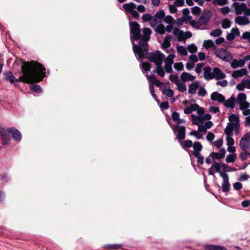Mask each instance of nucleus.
<instances>
[{
    "mask_svg": "<svg viewBox=\"0 0 250 250\" xmlns=\"http://www.w3.org/2000/svg\"><path fill=\"white\" fill-rule=\"evenodd\" d=\"M247 74V70L245 68H242L240 70L234 71L231 74L232 77L237 79L240 77H242Z\"/></svg>",
    "mask_w": 250,
    "mask_h": 250,
    "instance_id": "4be33fe9",
    "label": "nucleus"
},
{
    "mask_svg": "<svg viewBox=\"0 0 250 250\" xmlns=\"http://www.w3.org/2000/svg\"><path fill=\"white\" fill-rule=\"evenodd\" d=\"M154 31L160 35H163L166 33V31L168 32L172 31V24H168L166 27L162 23L159 24L155 26Z\"/></svg>",
    "mask_w": 250,
    "mask_h": 250,
    "instance_id": "2eb2a0df",
    "label": "nucleus"
},
{
    "mask_svg": "<svg viewBox=\"0 0 250 250\" xmlns=\"http://www.w3.org/2000/svg\"><path fill=\"white\" fill-rule=\"evenodd\" d=\"M235 99L234 97L231 96L229 99L225 101L223 104L224 106L227 108H233L235 106Z\"/></svg>",
    "mask_w": 250,
    "mask_h": 250,
    "instance_id": "a878e982",
    "label": "nucleus"
},
{
    "mask_svg": "<svg viewBox=\"0 0 250 250\" xmlns=\"http://www.w3.org/2000/svg\"><path fill=\"white\" fill-rule=\"evenodd\" d=\"M209 157H211L213 159H218V160H221L222 158H223L221 156V154H220L219 153L214 152H211L209 154Z\"/></svg>",
    "mask_w": 250,
    "mask_h": 250,
    "instance_id": "37998d69",
    "label": "nucleus"
},
{
    "mask_svg": "<svg viewBox=\"0 0 250 250\" xmlns=\"http://www.w3.org/2000/svg\"><path fill=\"white\" fill-rule=\"evenodd\" d=\"M214 134L213 133L209 132L208 133L206 138L208 141L211 142L214 139Z\"/></svg>",
    "mask_w": 250,
    "mask_h": 250,
    "instance_id": "0e129e2a",
    "label": "nucleus"
},
{
    "mask_svg": "<svg viewBox=\"0 0 250 250\" xmlns=\"http://www.w3.org/2000/svg\"><path fill=\"white\" fill-rule=\"evenodd\" d=\"M148 59L153 62L156 65V69L153 70V73H157L159 76L163 77L165 72L162 66V62L165 59V55L159 51L150 52L148 54Z\"/></svg>",
    "mask_w": 250,
    "mask_h": 250,
    "instance_id": "7ed1b4c3",
    "label": "nucleus"
},
{
    "mask_svg": "<svg viewBox=\"0 0 250 250\" xmlns=\"http://www.w3.org/2000/svg\"><path fill=\"white\" fill-rule=\"evenodd\" d=\"M199 87V83L196 81L188 86V93L190 94H194L196 93L197 89Z\"/></svg>",
    "mask_w": 250,
    "mask_h": 250,
    "instance_id": "bb28decb",
    "label": "nucleus"
},
{
    "mask_svg": "<svg viewBox=\"0 0 250 250\" xmlns=\"http://www.w3.org/2000/svg\"><path fill=\"white\" fill-rule=\"evenodd\" d=\"M229 125L234 126L237 128L239 126L240 120L238 116H236L234 114H230L229 117Z\"/></svg>",
    "mask_w": 250,
    "mask_h": 250,
    "instance_id": "6ab92c4d",
    "label": "nucleus"
},
{
    "mask_svg": "<svg viewBox=\"0 0 250 250\" xmlns=\"http://www.w3.org/2000/svg\"><path fill=\"white\" fill-rule=\"evenodd\" d=\"M230 26V22L227 19H224L222 22V27L224 29H227Z\"/></svg>",
    "mask_w": 250,
    "mask_h": 250,
    "instance_id": "a18cd8bd",
    "label": "nucleus"
},
{
    "mask_svg": "<svg viewBox=\"0 0 250 250\" xmlns=\"http://www.w3.org/2000/svg\"><path fill=\"white\" fill-rule=\"evenodd\" d=\"M195 79V76L186 72H184L181 75V80L185 83L188 81H193Z\"/></svg>",
    "mask_w": 250,
    "mask_h": 250,
    "instance_id": "b1692460",
    "label": "nucleus"
},
{
    "mask_svg": "<svg viewBox=\"0 0 250 250\" xmlns=\"http://www.w3.org/2000/svg\"><path fill=\"white\" fill-rule=\"evenodd\" d=\"M190 25L193 28L199 29L200 28L199 25L198 21L197 22L196 21L191 20L189 21Z\"/></svg>",
    "mask_w": 250,
    "mask_h": 250,
    "instance_id": "6e6d98bb",
    "label": "nucleus"
},
{
    "mask_svg": "<svg viewBox=\"0 0 250 250\" xmlns=\"http://www.w3.org/2000/svg\"><path fill=\"white\" fill-rule=\"evenodd\" d=\"M187 49L191 53H194L197 51V48L193 43L188 45L187 47Z\"/></svg>",
    "mask_w": 250,
    "mask_h": 250,
    "instance_id": "a19ab883",
    "label": "nucleus"
},
{
    "mask_svg": "<svg viewBox=\"0 0 250 250\" xmlns=\"http://www.w3.org/2000/svg\"><path fill=\"white\" fill-rule=\"evenodd\" d=\"M193 155L197 158V163L198 164H200L201 165L204 164V158L203 156H201L200 153H199L198 155L194 154Z\"/></svg>",
    "mask_w": 250,
    "mask_h": 250,
    "instance_id": "c03bdc74",
    "label": "nucleus"
},
{
    "mask_svg": "<svg viewBox=\"0 0 250 250\" xmlns=\"http://www.w3.org/2000/svg\"><path fill=\"white\" fill-rule=\"evenodd\" d=\"M233 188L236 190H239L242 188V184L238 182H235L233 184Z\"/></svg>",
    "mask_w": 250,
    "mask_h": 250,
    "instance_id": "69168bd1",
    "label": "nucleus"
},
{
    "mask_svg": "<svg viewBox=\"0 0 250 250\" xmlns=\"http://www.w3.org/2000/svg\"><path fill=\"white\" fill-rule=\"evenodd\" d=\"M212 167H214L215 172L219 173L221 177L222 173H226V172H223L221 170V165H220L218 163L215 162L212 165Z\"/></svg>",
    "mask_w": 250,
    "mask_h": 250,
    "instance_id": "c9c22d12",
    "label": "nucleus"
},
{
    "mask_svg": "<svg viewBox=\"0 0 250 250\" xmlns=\"http://www.w3.org/2000/svg\"><path fill=\"white\" fill-rule=\"evenodd\" d=\"M31 90L36 93H40L42 92V89L38 84H33L31 86Z\"/></svg>",
    "mask_w": 250,
    "mask_h": 250,
    "instance_id": "ea45409f",
    "label": "nucleus"
},
{
    "mask_svg": "<svg viewBox=\"0 0 250 250\" xmlns=\"http://www.w3.org/2000/svg\"><path fill=\"white\" fill-rule=\"evenodd\" d=\"M245 87H246L245 82L244 83H239L236 86V88L239 91H243Z\"/></svg>",
    "mask_w": 250,
    "mask_h": 250,
    "instance_id": "338daca9",
    "label": "nucleus"
},
{
    "mask_svg": "<svg viewBox=\"0 0 250 250\" xmlns=\"http://www.w3.org/2000/svg\"><path fill=\"white\" fill-rule=\"evenodd\" d=\"M129 28L133 52L139 60H142L148 52V42L150 39L151 30L145 27L142 30L143 35H141L140 25L136 21L130 22Z\"/></svg>",
    "mask_w": 250,
    "mask_h": 250,
    "instance_id": "f03ea898",
    "label": "nucleus"
},
{
    "mask_svg": "<svg viewBox=\"0 0 250 250\" xmlns=\"http://www.w3.org/2000/svg\"><path fill=\"white\" fill-rule=\"evenodd\" d=\"M233 5L235 6V13L237 15L242 14L243 11L246 8V4L245 3H241L239 5L238 2H235Z\"/></svg>",
    "mask_w": 250,
    "mask_h": 250,
    "instance_id": "412c9836",
    "label": "nucleus"
},
{
    "mask_svg": "<svg viewBox=\"0 0 250 250\" xmlns=\"http://www.w3.org/2000/svg\"><path fill=\"white\" fill-rule=\"evenodd\" d=\"M230 167H229L226 164H222L221 165V168L223 171V172L226 173V172H230Z\"/></svg>",
    "mask_w": 250,
    "mask_h": 250,
    "instance_id": "4d7b16f0",
    "label": "nucleus"
},
{
    "mask_svg": "<svg viewBox=\"0 0 250 250\" xmlns=\"http://www.w3.org/2000/svg\"><path fill=\"white\" fill-rule=\"evenodd\" d=\"M170 39L167 37H166L164 38L163 43L162 44V48L165 51H167V48L170 46Z\"/></svg>",
    "mask_w": 250,
    "mask_h": 250,
    "instance_id": "7c9ffc66",
    "label": "nucleus"
},
{
    "mask_svg": "<svg viewBox=\"0 0 250 250\" xmlns=\"http://www.w3.org/2000/svg\"><path fill=\"white\" fill-rule=\"evenodd\" d=\"M244 151V152L241 153L240 154V158L242 161L246 160L249 154V152L247 150Z\"/></svg>",
    "mask_w": 250,
    "mask_h": 250,
    "instance_id": "864d4df0",
    "label": "nucleus"
},
{
    "mask_svg": "<svg viewBox=\"0 0 250 250\" xmlns=\"http://www.w3.org/2000/svg\"><path fill=\"white\" fill-rule=\"evenodd\" d=\"M226 140L227 145L228 146H232L234 144V141L232 138V136H227Z\"/></svg>",
    "mask_w": 250,
    "mask_h": 250,
    "instance_id": "3c124183",
    "label": "nucleus"
},
{
    "mask_svg": "<svg viewBox=\"0 0 250 250\" xmlns=\"http://www.w3.org/2000/svg\"><path fill=\"white\" fill-rule=\"evenodd\" d=\"M123 7L125 11L129 13L134 19H138L139 18V14L136 10V4L131 2L124 4Z\"/></svg>",
    "mask_w": 250,
    "mask_h": 250,
    "instance_id": "6e6552de",
    "label": "nucleus"
},
{
    "mask_svg": "<svg viewBox=\"0 0 250 250\" xmlns=\"http://www.w3.org/2000/svg\"><path fill=\"white\" fill-rule=\"evenodd\" d=\"M189 135L195 136L197 139H200L203 138V136L201 134L194 130L191 131L189 133Z\"/></svg>",
    "mask_w": 250,
    "mask_h": 250,
    "instance_id": "5fc2aeb1",
    "label": "nucleus"
},
{
    "mask_svg": "<svg viewBox=\"0 0 250 250\" xmlns=\"http://www.w3.org/2000/svg\"><path fill=\"white\" fill-rule=\"evenodd\" d=\"M152 16L150 14H145L142 17V20L144 22H149L150 25V22L152 21Z\"/></svg>",
    "mask_w": 250,
    "mask_h": 250,
    "instance_id": "4c0bfd02",
    "label": "nucleus"
},
{
    "mask_svg": "<svg viewBox=\"0 0 250 250\" xmlns=\"http://www.w3.org/2000/svg\"><path fill=\"white\" fill-rule=\"evenodd\" d=\"M222 33V31L220 29H216L213 31L211 32L210 35L212 36L218 37L220 36Z\"/></svg>",
    "mask_w": 250,
    "mask_h": 250,
    "instance_id": "79ce46f5",
    "label": "nucleus"
},
{
    "mask_svg": "<svg viewBox=\"0 0 250 250\" xmlns=\"http://www.w3.org/2000/svg\"><path fill=\"white\" fill-rule=\"evenodd\" d=\"M173 35L176 38L179 42H185L187 39L192 37V33L189 31L184 32L177 27L173 28Z\"/></svg>",
    "mask_w": 250,
    "mask_h": 250,
    "instance_id": "0eeeda50",
    "label": "nucleus"
},
{
    "mask_svg": "<svg viewBox=\"0 0 250 250\" xmlns=\"http://www.w3.org/2000/svg\"><path fill=\"white\" fill-rule=\"evenodd\" d=\"M160 107L162 110L163 112L165 114L167 120V121L168 124H169V126L172 128V122L171 120L170 116L168 115V114L166 112L164 111V110L167 109L169 107V104L167 102H162Z\"/></svg>",
    "mask_w": 250,
    "mask_h": 250,
    "instance_id": "a211bd4d",
    "label": "nucleus"
},
{
    "mask_svg": "<svg viewBox=\"0 0 250 250\" xmlns=\"http://www.w3.org/2000/svg\"><path fill=\"white\" fill-rule=\"evenodd\" d=\"M211 16L212 13L209 10H204L198 20L199 25H207Z\"/></svg>",
    "mask_w": 250,
    "mask_h": 250,
    "instance_id": "ddd939ff",
    "label": "nucleus"
},
{
    "mask_svg": "<svg viewBox=\"0 0 250 250\" xmlns=\"http://www.w3.org/2000/svg\"><path fill=\"white\" fill-rule=\"evenodd\" d=\"M147 79L152 83L160 87L164 95L170 98L172 97V89L170 88L169 86L167 87L165 83L157 80L154 75H151L148 76Z\"/></svg>",
    "mask_w": 250,
    "mask_h": 250,
    "instance_id": "423d86ee",
    "label": "nucleus"
},
{
    "mask_svg": "<svg viewBox=\"0 0 250 250\" xmlns=\"http://www.w3.org/2000/svg\"><path fill=\"white\" fill-rule=\"evenodd\" d=\"M221 177L223 180L222 185V191L225 193L228 192L230 186L229 183V175L227 173H222Z\"/></svg>",
    "mask_w": 250,
    "mask_h": 250,
    "instance_id": "dca6fc26",
    "label": "nucleus"
},
{
    "mask_svg": "<svg viewBox=\"0 0 250 250\" xmlns=\"http://www.w3.org/2000/svg\"><path fill=\"white\" fill-rule=\"evenodd\" d=\"M177 51L180 54L183 56H185L188 55L187 50L183 46L177 45Z\"/></svg>",
    "mask_w": 250,
    "mask_h": 250,
    "instance_id": "473e14b6",
    "label": "nucleus"
},
{
    "mask_svg": "<svg viewBox=\"0 0 250 250\" xmlns=\"http://www.w3.org/2000/svg\"><path fill=\"white\" fill-rule=\"evenodd\" d=\"M239 146L243 151H246L250 147V132L247 133L241 139Z\"/></svg>",
    "mask_w": 250,
    "mask_h": 250,
    "instance_id": "f8f14e48",
    "label": "nucleus"
},
{
    "mask_svg": "<svg viewBox=\"0 0 250 250\" xmlns=\"http://www.w3.org/2000/svg\"><path fill=\"white\" fill-rule=\"evenodd\" d=\"M214 45L213 42L211 40H208L204 41L203 46L206 49L208 50L209 48H211Z\"/></svg>",
    "mask_w": 250,
    "mask_h": 250,
    "instance_id": "2f4dec72",
    "label": "nucleus"
},
{
    "mask_svg": "<svg viewBox=\"0 0 250 250\" xmlns=\"http://www.w3.org/2000/svg\"><path fill=\"white\" fill-rule=\"evenodd\" d=\"M204 249L206 250H227L224 247L214 245H207Z\"/></svg>",
    "mask_w": 250,
    "mask_h": 250,
    "instance_id": "c85d7f7f",
    "label": "nucleus"
},
{
    "mask_svg": "<svg viewBox=\"0 0 250 250\" xmlns=\"http://www.w3.org/2000/svg\"><path fill=\"white\" fill-rule=\"evenodd\" d=\"M228 0H213V3L215 5H224L228 3Z\"/></svg>",
    "mask_w": 250,
    "mask_h": 250,
    "instance_id": "49530a36",
    "label": "nucleus"
},
{
    "mask_svg": "<svg viewBox=\"0 0 250 250\" xmlns=\"http://www.w3.org/2000/svg\"><path fill=\"white\" fill-rule=\"evenodd\" d=\"M242 38L248 40L250 43V32L247 31L244 33L242 36Z\"/></svg>",
    "mask_w": 250,
    "mask_h": 250,
    "instance_id": "052dcab7",
    "label": "nucleus"
},
{
    "mask_svg": "<svg viewBox=\"0 0 250 250\" xmlns=\"http://www.w3.org/2000/svg\"><path fill=\"white\" fill-rule=\"evenodd\" d=\"M235 22L239 25H246L250 23L249 19L245 17L238 16L235 19Z\"/></svg>",
    "mask_w": 250,
    "mask_h": 250,
    "instance_id": "5701e85b",
    "label": "nucleus"
},
{
    "mask_svg": "<svg viewBox=\"0 0 250 250\" xmlns=\"http://www.w3.org/2000/svg\"><path fill=\"white\" fill-rule=\"evenodd\" d=\"M204 65L203 63H199L197 64L196 67L195 68V72L197 73H200L202 70V68Z\"/></svg>",
    "mask_w": 250,
    "mask_h": 250,
    "instance_id": "e2e57ef3",
    "label": "nucleus"
},
{
    "mask_svg": "<svg viewBox=\"0 0 250 250\" xmlns=\"http://www.w3.org/2000/svg\"><path fill=\"white\" fill-rule=\"evenodd\" d=\"M176 84L177 86V89L178 90L182 92H184V91H186L187 90L186 85L185 83V82H181V83H176Z\"/></svg>",
    "mask_w": 250,
    "mask_h": 250,
    "instance_id": "f704fd0d",
    "label": "nucleus"
},
{
    "mask_svg": "<svg viewBox=\"0 0 250 250\" xmlns=\"http://www.w3.org/2000/svg\"><path fill=\"white\" fill-rule=\"evenodd\" d=\"M9 134L11 135L13 139L17 142L21 140V132L15 127H8L6 129L0 126V136L3 140V145H7L10 141V137Z\"/></svg>",
    "mask_w": 250,
    "mask_h": 250,
    "instance_id": "20e7f679",
    "label": "nucleus"
},
{
    "mask_svg": "<svg viewBox=\"0 0 250 250\" xmlns=\"http://www.w3.org/2000/svg\"><path fill=\"white\" fill-rule=\"evenodd\" d=\"M22 75L17 79L10 71L3 74L5 80L10 83L22 82L28 83H38L42 80L45 76V68L42 65L34 61L24 62L21 66Z\"/></svg>",
    "mask_w": 250,
    "mask_h": 250,
    "instance_id": "f257e3e1",
    "label": "nucleus"
},
{
    "mask_svg": "<svg viewBox=\"0 0 250 250\" xmlns=\"http://www.w3.org/2000/svg\"><path fill=\"white\" fill-rule=\"evenodd\" d=\"M142 67L145 72H146L150 69L151 65L149 62H144L142 64Z\"/></svg>",
    "mask_w": 250,
    "mask_h": 250,
    "instance_id": "09e8293b",
    "label": "nucleus"
},
{
    "mask_svg": "<svg viewBox=\"0 0 250 250\" xmlns=\"http://www.w3.org/2000/svg\"><path fill=\"white\" fill-rule=\"evenodd\" d=\"M153 84V83L149 84L150 92V94H151L152 97L158 104L160 101H159V99L157 98L156 95L155 94L154 88Z\"/></svg>",
    "mask_w": 250,
    "mask_h": 250,
    "instance_id": "e433bc0d",
    "label": "nucleus"
},
{
    "mask_svg": "<svg viewBox=\"0 0 250 250\" xmlns=\"http://www.w3.org/2000/svg\"><path fill=\"white\" fill-rule=\"evenodd\" d=\"M192 146L194 149V150L192 152V155H198L199 153H200V152L203 148V146L200 142H195L194 143Z\"/></svg>",
    "mask_w": 250,
    "mask_h": 250,
    "instance_id": "393cba45",
    "label": "nucleus"
},
{
    "mask_svg": "<svg viewBox=\"0 0 250 250\" xmlns=\"http://www.w3.org/2000/svg\"><path fill=\"white\" fill-rule=\"evenodd\" d=\"M241 205L243 208H247L250 206V200H244L241 203Z\"/></svg>",
    "mask_w": 250,
    "mask_h": 250,
    "instance_id": "774afa93",
    "label": "nucleus"
},
{
    "mask_svg": "<svg viewBox=\"0 0 250 250\" xmlns=\"http://www.w3.org/2000/svg\"><path fill=\"white\" fill-rule=\"evenodd\" d=\"M201 9L198 6H194L192 8L191 13L195 16H199L201 13Z\"/></svg>",
    "mask_w": 250,
    "mask_h": 250,
    "instance_id": "de8ad7c7",
    "label": "nucleus"
},
{
    "mask_svg": "<svg viewBox=\"0 0 250 250\" xmlns=\"http://www.w3.org/2000/svg\"><path fill=\"white\" fill-rule=\"evenodd\" d=\"M236 158L237 154L236 153L229 154L227 156L226 161L227 163H233L236 160Z\"/></svg>",
    "mask_w": 250,
    "mask_h": 250,
    "instance_id": "72a5a7b5",
    "label": "nucleus"
},
{
    "mask_svg": "<svg viewBox=\"0 0 250 250\" xmlns=\"http://www.w3.org/2000/svg\"><path fill=\"white\" fill-rule=\"evenodd\" d=\"M210 99L213 101H217L219 103H223L225 100V97L217 92L212 93L210 95Z\"/></svg>",
    "mask_w": 250,
    "mask_h": 250,
    "instance_id": "aec40b11",
    "label": "nucleus"
},
{
    "mask_svg": "<svg viewBox=\"0 0 250 250\" xmlns=\"http://www.w3.org/2000/svg\"><path fill=\"white\" fill-rule=\"evenodd\" d=\"M246 95L244 93H240L238 95L237 102L241 110H244L250 106V104L246 102Z\"/></svg>",
    "mask_w": 250,
    "mask_h": 250,
    "instance_id": "9b49d317",
    "label": "nucleus"
},
{
    "mask_svg": "<svg viewBox=\"0 0 250 250\" xmlns=\"http://www.w3.org/2000/svg\"><path fill=\"white\" fill-rule=\"evenodd\" d=\"M191 117L192 121V124L195 125H198L204 121L203 116H196L192 114Z\"/></svg>",
    "mask_w": 250,
    "mask_h": 250,
    "instance_id": "cd10ccee",
    "label": "nucleus"
},
{
    "mask_svg": "<svg viewBox=\"0 0 250 250\" xmlns=\"http://www.w3.org/2000/svg\"><path fill=\"white\" fill-rule=\"evenodd\" d=\"M174 67L177 71H181L184 69V65L182 62H176L174 64Z\"/></svg>",
    "mask_w": 250,
    "mask_h": 250,
    "instance_id": "8fccbe9b",
    "label": "nucleus"
},
{
    "mask_svg": "<svg viewBox=\"0 0 250 250\" xmlns=\"http://www.w3.org/2000/svg\"><path fill=\"white\" fill-rule=\"evenodd\" d=\"M184 20L183 19H177L176 20L174 21L173 19V25L176 23L178 26L182 25L184 23Z\"/></svg>",
    "mask_w": 250,
    "mask_h": 250,
    "instance_id": "680f3d73",
    "label": "nucleus"
},
{
    "mask_svg": "<svg viewBox=\"0 0 250 250\" xmlns=\"http://www.w3.org/2000/svg\"><path fill=\"white\" fill-rule=\"evenodd\" d=\"M181 144L185 150L193 146L192 142L189 140L185 141L184 144L181 143Z\"/></svg>",
    "mask_w": 250,
    "mask_h": 250,
    "instance_id": "58836bf2",
    "label": "nucleus"
},
{
    "mask_svg": "<svg viewBox=\"0 0 250 250\" xmlns=\"http://www.w3.org/2000/svg\"><path fill=\"white\" fill-rule=\"evenodd\" d=\"M216 56L220 59L226 62H229L232 59L231 53L224 48L219 49V51Z\"/></svg>",
    "mask_w": 250,
    "mask_h": 250,
    "instance_id": "9d476101",
    "label": "nucleus"
},
{
    "mask_svg": "<svg viewBox=\"0 0 250 250\" xmlns=\"http://www.w3.org/2000/svg\"><path fill=\"white\" fill-rule=\"evenodd\" d=\"M234 128H236L238 129V128L234 126H232L231 125H229V124H227V125L226 128L224 130L225 133L227 136H232L233 135V131L234 130Z\"/></svg>",
    "mask_w": 250,
    "mask_h": 250,
    "instance_id": "c756f323",
    "label": "nucleus"
},
{
    "mask_svg": "<svg viewBox=\"0 0 250 250\" xmlns=\"http://www.w3.org/2000/svg\"><path fill=\"white\" fill-rule=\"evenodd\" d=\"M174 132H177L176 138L179 140H184L186 137V127L183 126L176 125L174 127Z\"/></svg>",
    "mask_w": 250,
    "mask_h": 250,
    "instance_id": "4468645a",
    "label": "nucleus"
},
{
    "mask_svg": "<svg viewBox=\"0 0 250 250\" xmlns=\"http://www.w3.org/2000/svg\"><path fill=\"white\" fill-rule=\"evenodd\" d=\"M164 61L165 62L164 72L171 73L172 72V54H169Z\"/></svg>",
    "mask_w": 250,
    "mask_h": 250,
    "instance_id": "f3484780",
    "label": "nucleus"
},
{
    "mask_svg": "<svg viewBox=\"0 0 250 250\" xmlns=\"http://www.w3.org/2000/svg\"><path fill=\"white\" fill-rule=\"evenodd\" d=\"M231 33L235 36V37H238L240 36V32L237 27L232 28L231 30Z\"/></svg>",
    "mask_w": 250,
    "mask_h": 250,
    "instance_id": "13d9d810",
    "label": "nucleus"
},
{
    "mask_svg": "<svg viewBox=\"0 0 250 250\" xmlns=\"http://www.w3.org/2000/svg\"><path fill=\"white\" fill-rule=\"evenodd\" d=\"M204 78L206 80H210L215 79L216 80L223 79L226 77V75L223 73L221 69L217 67H214L212 72L209 66L204 68Z\"/></svg>",
    "mask_w": 250,
    "mask_h": 250,
    "instance_id": "39448f33",
    "label": "nucleus"
},
{
    "mask_svg": "<svg viewBox=\"0 0 250 250\" xmlns=\"http://www.w3.org/2000/svg\"><path fill=\"white\" fill-rule=\"evenodd\" d=\"M165 13L164 10H160L155 15L152 16V21L150 22V26L155 27L159 24L162 23L163 19L165 17Z\"/></svg>",
    "mask_w": 250,
    "mask_h": 250,
    "instance_id": "1a4fd4ad",
    "label": "nucleus"
},
{
    "mask_svg": "<svg viewBox=\"0 0 250 250\" xmlns=\"http://www.w3.org/2000/svg\"><path fill=\"white\" fill-rule=\"evenodd\" d=\"M207 92L204 88L201 87L198 91V95L200 96L204 97L207 94Z\"/></svg>",
    "mask_w": 250,
    "mask_h": 250,
    "instance_id": "bf43d9fd",
    "label": "nucleus"
},
{
    "mask_svg": "<svg viewBox=\"0 0 250 250\" xmlns=\"http://www.w3.org/2000/svg\"><path fill=\"white\" fill-rule=\"evenodd\" d=\"M163 21L168 24H172V16L167 15L164 17Z\"/></svg>",
    "mask_w": 250,
    "mask_h": 250,
    "instance_id": "603ef678",
    "label": "nucleus"
}]
</instances>
